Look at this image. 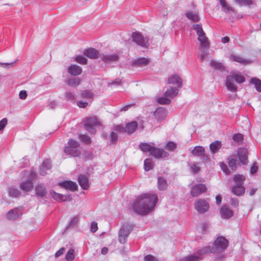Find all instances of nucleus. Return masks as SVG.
I'll return each instance as SVG.
<instances>
[{
	"mask_svg": "<svg viewBox=\"0 0 261 261\" xmlns=\"http://www.w3.org/2000/svg\"><path fill=\"white\" fill-rule=\"evenodd\" d=\"M155 194L145 193L139 196L133 204V209L138 214L145 215L151 213L158 202Z\"/></svg>",
	"mask_w": 261,
	"mask_h": 261,
	"instance_id": "nucleus-1",
	"label": "nucleus"
},
{
	"mask_svg": "<svg viewBox=\"0 0 261 261\" xmlns=\"http://www.w3.org/2000/svg\"><path fill=\"white\" fill-rule=\"evenodd\" d=\"M80 143L73 139H70L68 142V145L64 147V152L67 154L76 157L81 154L79 149Z\"/></svg>",
	"mask_w": 261,
	"mask_h": 261,
	"instance_id": "nucleus-2",
	"label": "nucleus"
},
{
	"mask_svg": "<svg viewBox=\"0 0 261 261\" xmlns=\"http://www.w3.org/2000/svg\"><path fill=\"white\" fill-rule=\"evenodd\" d=\"M228 241L223 237L217 238L212 246V253H216L224 251L228 246Z\"/></svg>",
	"mask_w": 261,
	"mask_h": 261,
	"instance_id": "nucleus-3",
	"label": "nucleus"
},
{
	"mask_svg": "<svg viewBox=\"0 0 261 261\" xmlns=\"http://www.w3.org/2000/svg\"><path fill=\"white\" fill-rule=\"evenodd\" d=\"M101 125L100 122L95 117L87 118L84 121L85 128L91 134H95V127Z\"/></svg>",
	"mask_w": 261,
	"mask_h": 261,
	"instance_id": "nucleus-4",
	"label": "nucleus"
},
{
	"mask_svg": "<svg viewBox=\"0 0 261 261\" xmlns=\"http://www.w3.org/2000/svg\"><path fill=\"white\" fill-rule=\"evenodd\" d=\"M133 228V225L130 224H125L121 228L119 234V241L120 243L124 244L126 242L127 238Z\"/></svg>",
	"mask_w": 261,
	"mask_h": 261,
	"instance_id": "nucleus-5",
	"label": "nucleus"
},
{
	"mask_svg": "<svg viewBox=\"0 0 261 261\" xmlns=\"http://www.w3.org/2000/svg\"><path fill=\"white\" fill-rule=\"evenodd\" d=\"M194 206L199 213L203 214L208 211L209 204L205 200L199 199L195 201Z\"/></svg>",
	"mask_w": 261,
	"mask_h": 261,
	"instance_id": "nucleus-6",
	"label": "nucleus"
},
{
	"mask_svg": "<svg viewBox=\"0 0 261 261\" xmlns=\"http://www.w3.org/2000/svg\"><path fill=\"white\" fill-rule=\"evenodd\" d=\"M133 41L137 44L142 46L147 47L148 46V41L139 32L134 33L132 34Z\"/></svg>",
	"mask_w": 261,
	"mask_h": 261,
	"instance_id": "nucleus-7",
	"label": "nucleus"
},
{
	"mask_svg": "<svg viewBox=\"0 0 261 261\" xmlns=\"http://www.w3.org/2000/svg\"><path fill=\"white\" fill-rule=\"evenodd\" d=\"M100 59L103 62L110 64L118 61L119 56L117 53L101 54V55H100Z\"/></svg>",
	"mask_w": 261,
	"mask_h": 261,
	"instance_id": "nucleus-8",
	"label": "nucleus"
},
{
	"mask_svg": "<svg viewBox=\"0 0 261 261\" xmlns=\"http://www.w3.org/2000/svg\"><path fill=\"white\" fill-rule=\"evenodd\" d=\"M22 211L20 207H16L10 210L6 214V218L10 220H14L22 215Z\"/></svg>",
	"mask_w": 261,
	"mask_h": 261,
	"instance_id": "nucleus-9",
	"label": "nucleus"
},
{
	"mask_svg": "<svg viewBox=\"0 0 261 261\" xmlns=\"http://www.w3.org/2000/svg\"><path fill=\"white\" fill-rule=\"evenodd\" d=\"M150 154L156 159L167 158L169 154L163 148H158L153 146Z\"/></svg>",
	"mask_w": 261,
	"mask_h": 261,
	"instance_id": "nucleus-10",
	"label": "nucleus"
},
{
	"mask_svg": "<svg viewBox=\"0 0 261 261\" xmlns=\"http://www.w3.org/2000/svg\"><path fill=\"white\" fill-rule=\"evenodd\" d=\"M167 112L163 107H159L154 112V116L156 120L159 122L163 121L167 116Z\"/></svg>",
	"mask_w": 261,
	"mask_h": 261,
	"instance_id": "nucleus-11",
	"label": "nucleus"
},
{
	"mask_svg": "<svg viewBox=\"0 0 261 261\" xmlns=\"http://www.w3.org/2000/svg\"><path fill=\"white\" fill-rule=\"evenodd\" d=\"M206 190L205 185L200 184L195 186L191 191V194L193 197H197Z\"/></svg>",
	"mask_w": 261,
	"mask_h": 261,
	"instance_id": "nucleus-12",
	"label": "nucleus"
},
{
	"mask_svg": "<svg viewBox=\"0 0 261 261\" xmlns=\"http://www.w3.org/2000/svg\"><path fill=\"white\" fill-rule=\"evenodd\" d=\"M225 86L228 90L231 92H236L238 90L237 86L234 83V80L231 75H227L225 81Z\"/></svg>",
	"mask_w": 261,
	"mask_h": 261,
	"instance_id": "nucleus-13",
	"label": "nucleus"
},
{
	"mask_svg": "<svg viewBox=\"0 0 261 261\" xmlns=\"http://www.w3.org/2000/svg\"><path fill=\"white\" fill-rule=\"evenodd\" d=\"M50 195L55 200H56L69 201L72 200V197L70 195H62V194L57 193L53 190L50 191Z\"/></svg>",
	"mask_w": 261,
	"mask_h": 261,
	"instance_id": "nucleus-14",
	"label": "nucleus"
},
{
	"mask_svg": "<svg viewBox=\"0 0 261 261\" xmlns=\"http://www.w3.org/2000/svg\"><path fill=\"white\" fill-rule=\"evenodd\" d=\"M84 55L87 57L92 59L100 58V55H101L97 50L93 48L85 49L84 51Z\"/></svg>",
	"mask_w": 261,
	"mask_h": 261,
	"instance_id": "nucleus-15",
	"label": "nucleus"
},
{
	"mask_svg": "<svg viewBox=\"0 0 261 261\" xmlns=\"http://www.w3.org/2000/svg\"><path fill=\"white\" fill-rule=\"evenodd\" d=\"M59 185L66 189L74 192L77 190L78 186L77 184L73 181L67 180L59 184Z\"/></svg>",
	"mask_w": 261,
	"mask_h": 261,
	"instance_id": "nucleus-16",
	"label": "nucleus"
},
{
	"mask_svg": "<svg viewBox=\"0 0 261 261\" xmlns=\"http://www.w3.org/2000/svg\"><path fill=\"white\" fill-rule=\"evenodd\" d=\"M248 151L246 148H239L238 151V155L240 162L243 164L246 165L248 162Z\"/></svg>",
	"mask_w": 261,
	"mask_h": 261,
	"instance_id": "nucleus-17",
	"label": "nucleus"
},
{
	"mask_svg": "<svg viewBox=\"0 0 261 261\" xmlns=\"http://www.w3.org/2000/svg\"><path fill=\"white\" fill-rule=\"evenodd\" d=\"M198 40L200 42V45L202 48H209V42L208 38L206 36L204 32L203 33H199L197 34Z\"/></svg>",
	"mask_w": 261,
	"mask_h": 261,
	"instance_id": "nucleus-18",
	"label": "nucleus"
},
{
	"mask_svg": "<svg viewBox=\"0 0 261 261\" xmlns=\"http://www.w3.org/2000/svg\"><path fill=\"white\" fill-rule=\"evenodd\" d=\"M221 216L223 219H228L233 216V211L227 206H223L220 211Z\"/></svg>",
	"mask_w": 261,
	"mask_h": 261,
	"instance_id": "nucleus-19",
	"label": "nucleus"
},
{
	"mask_svg": "<svg viewBox=\"0 0 261 261\" xmlns=\"http://www.w3.org/2000/svg\"><path fill=\"white\" fill-rule=\"evenodd\" d=\"M229 58L234 62H238L243 65H247L248 64H250L252 63V61L250 60L244 59L241 56L236 55V54H231L230 55Z\"/></svg>",
	"mask_w": 261,
	"mask_h": 261,
	"instance_id": "nucleus-20",
	"label": "nucleus"
},
{
	"mask_svg": "<svg viewBox=\"0 0 261 261\" xmlns=\"http://www.w3.org/2000/svg\"><path fill=\"white\" fill-rule=\"evenodd\" d=\"M168 83L170 84L176 85L177 87L180 88L182 86V80L177 74H173L168 78Z\"/></svg>",
	"mask_w": 261,
	"mask_h": 261,
	"instance_id": "nucleus-21",
	"label": "nucleus"
},
{
	"mask_svg": "<svg viewBox=\"0 0 261 261\" xmlns=\"http://www.w3.org/2000/svg\"><path fill=\"white\" fill-rule=\"evenodd\" d=\"M68 72L72 75L76 76L81 74L82 68L77 65H71L68 67Z\"/></svg>",
	"mask_w": 261,
	"mask_h": 261,
	"instance_id": "nucleus-22",
	"label": "nucleus"
},
{
	"mask_svg": "<svg viewBox=\"0 0 261 261\" xmlns=\"http://www.w3.org/2000/svg\"><path fill=\"white\" fill-rule=\"evenodd\" d=\"M78 182L83 189L87 190L89 188V180L85 175H80L78 177Z\"/></svg>",
	"mask_w": 261,
	"mask_h": 261,
	"instance_id": "nucleus-23",
	"label": "nucleus"
},
{
	"mask_svg": "<svg viewBox=\"0 0 261 261\" xmlns=\"http://www.w3.org/2000/svg\"><path fill=\"white\" fill-rule=\"evenodd\" d=\"M191 153L194 156H203L205 154V149L202 146H196L191 150Z\"/></svg>",
	"mask_w": 261,
	"mask_h": 261,
	"instance_id": "nucleus-24",
	"label": "nucleus"
},
{
	"mask_svg": "<svg viewBox=\"0 0 261 261\" xmlns=\"http://www.w3.org/2000/svg\"><path fill=\"white\" fill-rule=\"evenodd\" d=\"M229 75H231L233 77V80L238 84H242L245 81L244 76L238 72H231Z\"/></svg>",
	"mask_w": 261,
	"mask_h": 261,
	"instance_id": "nucleus-25",
	"label": "nucleus"
},
{
	"mask_svg": "<svg viewBox=\"0 0 261 261\" xmlns=\"http://www.w3.org/2000/svg\"><path fill=\"white\" fill-rule=\"evenodd\" d=\"M178 90L176 88L171 87L167 89L164 93V96L167 97L168 98H172L177 95Z\"/></svg>",
	"mask_w": 261,
	"mask_h": 261,
	"instance_id": "nucleus-26",
	"label": "nucleus"
},
{
	"mask_svg": "<svg viewBox=\"0 0 261 261\" xmlns=\"http://www.w3.org/2000/svg\"><path fill=\"white\" fill-rule=\"evenodd\" d=\"M210 66L214 69L220 71H222L225 69V66L222 63L215 60H211L210 62Z\"/></svg>",
	"mask_w": 261,
	"mask_h": 261,
	"instance_id": "nucleus-27",
	"label": "nucleus"
},
{
	"mask_svg": "<svg viewBox=\"0 0 261 261\" xmlns=\"http://www.w3.org/2000/svg\"><path fill=\"white\" fill-rule=\"evenodd\" d=\"M51 167V165L50 161L48 159L44 160L42 164V168L40 169V174L43 176L45 175L46 172L44 170H49Z\"/></svg>",
	"mask_w": 261,
	"mask_h": 261,
	"instance_id": "nucleus-28",
	"label": "nucleus"
},
{
	"mask_svg": "<svg viewBox=\"0 0 261 261\" xmlns=\"http://www.w3.org/2000/svg\"><path fill=\"white\" fill-rule=\"evenodd\" d=\"M20 187L22 190L28 192L33 189V184L30 179H29L27 181L21 182L20 185Z\"/></svg>",
	"mask_w": 261,
	"mask_h": 261,
	"instance_id": "nucleus-29",
	"label": "nucleus"
},
{
	"mask_svg": "<svg viewBox=\"0 0 261 261\" xmlns=\"http://www.w3.org/2000/svg\"><path fill=\"white\" fill-rule=\"evenodd\" d=\"M138 124L136 121H132L126 124L125 127V131L128 134H132L136 129Z\"/></svg>",
	"mask_w": 261,
	"mask_h": 261,
	"instance_id": "nucleus-30",
	"label": "nucleus"
},
{
	"mask_svg": "<svg viewBox=\"0 0 261 261\" xmlns=\"http://www.w3.org/2000/svg\"><path fill=\"white\" fill-rule=\"evenodd\" d=\"M36 195L40 197H43L46 194L45 188L43 185H38L35 188Z\"/></svg>",
	"mask_w": 261,
	"mask_h": 261,
	"instance_id": "nucleus-31",
	"label": "nucleus"
},
{
	"mask_svg": "<svg viewBox=\"0 0 261 261\" xmlns=\"http://www.w3.org/2000/svg\"><path fill=\"white\" fill-rule=\"evenodd\" d=\"M231 192L235 195L241 196L245 192V188L243 186L236 185L232 188Z\"/></svg>",
	"mask_w": 261,
	"mask_h": 261,
	"instance_id": "nucleus-32",
	"label": "nucleus"
},
{
	"mask_svg": "<svg viewBox=\"0 0 261 261\" xmlns=\"http://www.w3.org/2000/svg\"><path fill=\"white\" fill-rule=\"evenodd\" d=\"M221 147V143L220 142L218 141L212 143L210 145V149L213 153L217 152Z\"/></svg>",
	"mask_w": 261,
	"mask_h": 261,
	"instance_id": "nucleus-33",
	"label": "nucleus"
},
{
	"mask_svg": "<svg viewBox=\"0 0 261 261\" xmlns=\"http://www.w3.org/2000/svg\"><path fill=\"white\" fill-rule=\"evenodd\" d=\"M158 189L160 190H164L167 188L166 180L162 177H159L158 180Z\"/></svg>",
	"mask_w": 261,
	"mask_h": 261,
	"instance_id": "nucleus-34",
	"label": "nucleus"
},
{
	"mask_svg": "<svg viewBox=\"0 0 261 261\" xmlns=\"http://www.w3.org/2000/svg\"><path fill=\"white\" fill-rule=\"evenodd\" d=\"M81 97L87 99H92L94 97V94L90 90H83L81 91Z\"/></svg>",
	"mask_w": 261,
	"mask_h": 261,
	"instance_id": "nucleus-35",
	"label": "nucleus"
},
{
	"mask_svg": "<svg viewBox=\"0 0 261 261\" xmlns=\"http://www.w3.org/2000/svg\"><path fill=\"white\" fill-rule=\"evenodd\" d=\"M153 147V146L151 144H148L146 143H142L140 145V148L141 150L145 152H151Z\"/></svg>",
	"mask_w": 261,
	"mask_h": 261,
	"instance_id": "nucleus-36",
	"label": "nucleus"
},
{
	"mask_svg": "<svg viewBox=\"0 0 261 261\" xmlns=\"http://www.w3.org/2000/svg\"><path fill=\"white\" fill-rule=\"evenodd\" d=\"M149 61L148 59L145 58H141L136 59L134 61V64L135 65L138 66H145L149 63Z\"/></svg>",
	"mask_w": 261,
	"mask_h": 261,
	"instance_id": "nucleus-37",
	"label": "nucleus"
},
{
	"mask_svg": "<svg viewBox=\"0 0 261 261\" xmlns=\"http://www.w3.org/2000/svg\"><path fill=\"white\" fill-rule=\"evenodd\" d=\"M186 15L189 19L192 20V21L197 22L199 20V16L196 13L189 11L186 13Z\"/></svg>",
	"mask_w": 261,
	"mask_h": 261,
	"instance_id": "nucleus-38",
	"label": "nucleus"
},
{
	"mask_svg": "<svg viewBox=\"0 0 261 261\" xmlns=\"http://www.w3.org/2000/svg\"><path fill=\"white\" fill-rule=\"evenodd\" d=\"M233 179L236 182V185L242 186L245 177L242 175L238 174L234 176Z\"/></svg>",
	"mask_w": 261,
	"mask_h": 261,
	"instance_id": "nucleus-39",
	"label": "nucleus"
},
{
	"mask_svg": "<svg viewBox=\"0 0 261 261\" xmlns=\"http://www.w3.org/2000/svg\"><path fill=\"white\" fill-rule=\"evenodd\" d=\"M250 83L255 85L256 90L261 92V81L257 78H252L251 79Z\"/></svg>",
	"mask_w": 261,
	"mask_h": 261,
	"instance_id": "nucleus-40",
	"label": "nucleus"
},
{
	"mask_svg": "<svg viewBox=\"0 0 261 261\" xmlns=\"http://www.w3.org/2000/svg\"><path fill=\"white\" fill-rule=\"evenodd\" d=\"M154 164L151 159H147L144 161V166L145 171H149L151 170L153 167Z\"/></svg>",
	"mask_w": 261,
	"mask_h": 261,
	"instance_id": "nucleus-41",
	"label": "nucleus"
},
{
	"mask_svg": "<svg viewBox=\"0 0 261 261\" xmlns=\"http://www.w3.org/2000/svg\"><path fill=\"white\" fill-rule=\"evenodd\" d=\"M177 147L176 144L172 141H169L166 143L165 148L170 151H174Z\"/></svg>",
	"mask_w": 261,
	"mask_h": 261,
	"instance_id": "nucleus-42",
	"label": "nucleus"
},
{
	"mask_svg": "<svg viewBox=\"0 0 261 261\" xmlns=\"http://www.w3.org/2000/svg\"><path fill=\"white\" fill-rule=\"evenodd\" d=\"M8 192L9 196L14 198L18 197L20 194L19 190L13 187L10 188Z\"/></svg>",
	"mask_w": 261,
	"mask_h": 261,
	"instance_id": "nucleus-43",
	"label": "nucleus"
},
{
	"mask_svg": "<svg viewBox=\"0 0 261 261\" xmlns=\"http://www.w3.org/2000/svg\"><path fill=\"white\" fill-rule=\"evenodd\" d=\"M199 260V256L196 254H194L182 258L181 261H198Z\"/></svg>",
	"mask_w": 261,
	"mask_h": 261,
	"instance_id": "nucleus-44",
	"label": "nucleus"
},
{
	"mask_svg": "<svg viewBox=\"0 0 261 261\" xmlns=\"http://www.w3.org/2000/svg\"><path fill=\"white\" fill-rule=\"evenodd\" d=\"M212 247L211 248L210 246H206V247H204L202 248V249H200L198 251V252H197V253H196V254H197L199 256V257H200V255H204L209 252L212 253Z\"/></svg>",
	"mask_w": 261,
	"mask_h": 261,
	"instance_id": "nucleus-45",
	"label": "nucleus"
},
{
	"mask_svg": "<svg viewBox=\"0 0 261 261\" xmlns=\"http://www.w3.org/2000/svg\"><path fill=\"white\" fill-rule=\"evenodd\" d=\"M74 250L73 249H70L67 252L65 259L67 261H72L74 259Z\"/></svg>",
	"mask_w": 261,
	"mask_h": 261,
	"instance_id": "nucleus-46",
	"label": "nucleus"
},
{
	"mask_svg": "<svg viewBox=\"0 0 261 261\" xmlns=\"http://www.w3.org/2000/svg\"><path fill=\"white\" fill-rule=\"evenodd\" d=\"M81 80L77 77L71 78L67 81V84L71 86H77L80 84Z\"/></svg>",
	"mask_w": 261,
	"mask_h": 261,
	"instance_id": "nucleus-47",
	"label": "nucleus"
},
{
	"mask_svg": "<svg viewBox=\"0 0 261 261\" xmlns=\"http://www.w3.org/2000/svg\"><path fill=\"white\" fill-rule=\"evenodd\" d=\"M235 1L241 6L246 5L250 7L253 4V0H235Z\"/></svg>",
	"mask_w": 261,
	"mask_h": 261,
	"instance_id": "nucleus-48",
	"label": "nucleus"
},
{
	"mask_svg": "<svg viewBox=\"0 0 261 261\" xmlns=\"http://www.w3.org/2000/svg\"><path fill=\"white\" fill-rule=\"evenodd\" d=\"M190 167L191 171L194 173H197L199 172L200 168L197 164L195 163H192L190 165Z\"/></svg>",
	"mask_w": 261,
	"mask_h": 261,
	"instance_id": "nucleus-49",
	"label": "nucleus"
},
{
	"mask_svg": "<svg viewBox=\"0 0 261 261\" xmlns=\"http://www.w3.org/2000/svg\"><path fill=\"white\" fill-rule=\"evenodd\" d=\"M75 60L77 63L81 64H86L87 63V59L82 56H77L75 57Z\"/></svg>",
	"mask_w": 261,
	"mask_h": 261,
	"instance_id": "nucleus-50",
	"label": "nucleus"
},
{
	"mask_svg": "<svg viewBox=\"0 0 261 261\" xmlns=\"http://www.w3.org/2000/svg\"><path fill=\"white\" fill-rule=\"evenodd\" d=\"M80 140L86 144H90L91 142L90 137L86 135H80L79 137Z\"/></svg>",
	"mask_w": 261,
	"mask_h": 261,
	"instance_id": "nucleus-51",
	"label": "nucleus"
},
{
	"mask_svg": "<svg viewBox=\"0 0 261 261\" xmlns=\"http://www.w3.org/2000/svg\"><path fill=\"white\" fill-rule=\"evenodd\" d=\"M158 102L162 105H168L171 102V100L167 97H162L158 99Z\"/></svg>",
	"mask_w": 261,
	"mask_h": 261,
	"instance_id": "nucleus-52",
	"label": "nucleus"
},
{
	"mask_svg": "<svg viewBox=\"0 0 261 261\" xmlns=\"http://www.w3.org/2000/svg\"><path fill=\"white\" fill-rule=\"evenodd\" d=\"M237 160L234 159H231L230 160L228 161V165L231 169L233 171L236 170L237 169L236 163Z\"/></svg>",
	"mask_w": 261,
	"mask_h": 261,
	"instance_id": "nucleus-53",
	"label": "nucleus"
},
{
	"mask_svg": "<svg viewBox=\"0 0 261 261\" xmlns=\"http://www.w3.org/2000/svg\"><path fill=\"white\" fill-rule=\"evenodd\" d=\"M193 29L196 31L197 35L199 33H203V32H204L200 24H194Z\"/></svg>",
	"mask_w": 261,
	"mask_h": 261,
	"instance_id": "nucleus-54",
	"label": "nucleus"
},
{
	"mask_svg": "<svg viewBox=\"0 0 261 261\" xmlns=\"http://www.w3.org/2000/svg\"><path fill=\"white\" fill-rule=\"evenodd\" d=\"M232 139L235 142L240 143L243 141V136L241 134H236L233 136Z\"/></svg>",
	"mask_w": 261,
	"mask_h": 261,
	"instance_id": "nucleus-55",
	"label": "nucleus"
},
{
	"mask_svg": "<svg viewBox=\"0 0 261 261\" xmlns=\"http://www.w3.org/2000/svg\"><path fill=\"white\" fill-rule=\"evenodd\" d=\"M16 61L11 63H2L0 62V66H2L6 68H10L14 66Z\"/></svg>",
	"mask_w": 261,
	"mask_h": 261,
	"instance_id": "nucleus-56",
	"label": "nucleus"
},
{
	"mask_svg": "<svg viewBox=\"0 0 261 261\" xmlns=\"http://www.w3.org/2000/svg\"><path fill=\"white\" fill-rule=\"evenodd\" d=\"M79 219L76 216H74L73 217L71 221H70L68 227H73L75 225H76L78 222Z\"/></svg>",
	"mask_w": 261,
	"mask_h": 261,
	"instance_id": "nucleus-57",
	"label": "nucleus"
},
{
	"mask_svg": "<svg viewBox=\"0 0 261 261\" xmlns=\"http://www.w3.org/2000/svg\"><path fill=\"white\" fill-rule=\"evenodd\" d=\"M7 119L6 118L2 119L0 121V133H2L5 127L7 124Z\"/></svg>",
	"mask_w": 261,
	"mask_h": 261,
	"instance_id": "nucleus-58",
	"label": "nucleus"
},
{
	"mask_svg": "<svg viewBox=\"0 0 261 261\" xmlns=\"http://www.w3.org/2000/svg\"><path fill=\"white\" fill-rule=\"evenodd\" d=\"M207 55H208L207 51L205 50L204 49H201V53L199 55V58L201 60H203L207 57Z\"/></svg>",
	"mask_w": 261,
	"mask_h": 261,
	"instance_id": "nucleus-59",
	"label": "nucleus"
},
{
	"mask_svg": "<svg viewBox=\"0 0 261 261\" xmlns=\"http://www.w3.org/2000/svg\"><path fill=\"white\" fill-rule=\"evenodd\" d=\"M110 138V141L112 143H115L118 140V135H117V133L112 132L111 133Z\"/></svg>",
	"mask_w": 261,
	"mask_h": 261,
	"instance_id": "nucleus-60",
	"label": "nucleus"
},
{
	"mask_svg": "<svg viewBox=\"0 0 261 261\" xmlns=\"http://www.w3.org/2000/svg\"><path fill=\"white\" fill-rule=\"evenodd\" d=\"M220 167L222 169V170L226 174H229L230 173V171L229 169L227 168V166L226 164H225L223 163H220Z\"/></svg>",
	"mask_w": 261,
	"mask_h": 261,
	"instance_id": "nucleus-61",
	"label": "nucleus"
},
{
	"mask_svg": "<svg viewBox=\"0 0 261 261\" xmlns=\"http://www.w3.org/2000/svg\"><path fill=\"white\" fill-rule=\"evenodd\" d=\"M27 96L28 94L26 91L21 90L19 92V97L20 99L24 100L27 98Z\"/></svg>",
	"mask_w": 261,
	"mask_h": 261,
	"instance_id": "nucleus-62",
	"label": "nucleus"
},
{
	"mask_svg": "<svg viewBox=\"0 0 261 261\" xmlns=\"http://www.w3.org/2000/svg\"><path fill=\"white\" fill-rule=\"evenodd\" d=\"M98 229L97 223L96 222H92L90 230L92 232H95Z\"/></svg>",
	"mask_w": 261,
	"mask_h": 261,
	"instance_id": "nucleus-63",
	"label": "nucleus"
},
{
	"mask_svg": "<svg viewBox=\"0 0 261 261\" xmlns=\"http://www.w3.org/2000/svg\"><path fill=\"white\" fill-rule=\"evenodd\" d=\"M230 204L233 207H237L239 205V200L236 198H231Z\"/></svg>",
	"mask_w": 261,
	"mask_h": 261,
	"instance_id": "nucleus-64",
	"label": "nucleus"
}]
</instances>
